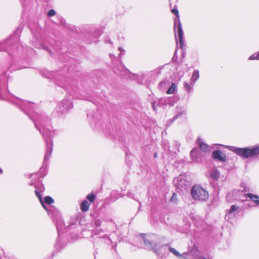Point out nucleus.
Here are the masks:
<instances>
[{"label": "nucleus", "mask_w": 259, "mask_h": 259, "mask_svg": "<svg viewBox=\"0 0 259 259\" xmlns=\"http://www.w3.org/2000/svg\"><path fill=\"white\" fill-rule=\"evenodd\" d=\"M192 198L198 201H204L209 197L208 192L200 186H194L191 190Z\"/></svg>", "instance_id": "nucleus-1"}, {"label": "nucleus", "mask_w": 259, "mask_h": 259, "mask_svg": "<svg viewBox=\"0 0 259 259\" xmlns=\"http://www.w3.org/2000/svg\"><path fill=\"white\" fill-rule=\"evenodd\" d=\"M235 152L242 157H254L259 155V146L251 149L248 148H236L235 149Z\"/></svg>", "instance_id": "nucleus-2"}, {"label": "nucleus", "mask_w": 259, "mask_h": 259, "mask_svg": "<svg viewBox=\"0 0 259 259\" xmlns=\"http://www.w3.org/2000/svg\"><path fill=\"white\" fill-rule=\"evenodd\" d=\"M212 158L214 160H218L222 162L226 160V156L225 154L222 153L220 150H215L212 153Z\"/></svg>", "instance_id": "nucleus-3"}, {"label": "nucleus", "mask_w": 259, "mask_h": 259, "mask_svg": "<svg viewBox=\"0 0 259 259\" xmlns=\"http://www.w3.org/2000/svg\"><path fill=\"white\" fill-rule=\"evenodd\" d=\"M178 36L179 39L180 44L181 46L182 47L184 45L183 41V31L182 30V25L181 22H179L178 24Z\"/></svg>", "instance_id": "nucleus-4"}, {"label": "nucleus", "mask_w": 259, "mask_h": 259, "mask_svg": "<svg viewBox=\"0 0 259 259\" xmlns=\"http://www.w3.org/2000/svg\"><path fill=\"white\" fill-rule=\"evenodd\" d=\"M144 243L146 246L150 247L154 251V252L157 254L159 252V249L157 248V244L152 243L151 241L144 239Z\"/></svg>", "instance_id": "nucleus-5"}, {"label": "nucleus", "mask_w": 259, "mask_h": 259, "mask_svg": "<svg viewBox=\"0 0 259 259\" xmlns=\"http://www.w3.org/2000/svg\"><path fill=\"white\" fill-rule=\"evenodd\" d=\"M90 206V203H89L87 200H84L80 203V209L82 212H86L89 210Z\"/></svg>", "instance_id": "nucleus-6"}, {"label": "nucleus", "mask_w": 259, "mask_h": 259, "mask_svg": "<svg viewBox=\"0 0 259 259\" xmlns=\"http://www.w3.org/2000/svg\"><path fill=\"white\" fill-rule=\"evenodd\" d=\"M199 148L201 151L204 152H208L210 151V147L203 142H200L199 143Z\"/></svg>", "instance_id": "nucleus-7"}, {"label": "nucleus", "mask_w": 259, "mask_h": 259, "mask_svg": "<svg viewBox=\"0 0 259 259\" xmlns=\"http://www.w3.org/2000/svg\"><path fill=\"white\" fill-rule=\"evenodd\" d=\"M246 196L249 198L251 200H252L255 203L259 204V197L256 195H254L252 193H248L246 195Z\"/></svg>", "instance_id": "nucleus-8"}, {"label": "nucleus", "mask_w": 259, "mask_h": 259, "mask_svg": "<svg viewBox=\"0 0 259 259\" xmlns=\"http://www.w3.org/2000/svg\"><path fill=\"white\" fill-rule=\"evenodd\" d=\"M199 77V73L198 70H194L193 72L192 77H191V80L193 82H195L197 81Z\"/></svg>", "instance_id": "nucleus-9"}, {"label": "nucleus", "mask_w": 259, "mask_h": 259, "mask_svg": "<svg viewBox=\"0 0 259 259\" xmlns=\"http://www.w3.org/2000/svg\"><path fill=\"white\" fill-rule=\"evenodd\" d=\"M177 89V85L175 83H172L171 86L169 88V89L166 91V93L167 94H172L174 93L175 91Z\"/></svg>", "instance_id": "nucleus-10"}, {"label": "nucleus", "mask_w": 259, "mask_h": 259, "mask_svg": "<svg viewBox=\"0 0 259 259\" xmlns=\"http://www.w3.org/2000/svg\"><path fill=\"white\" fill-rule=\"evenodd\" d=\"M210 177L213 180H218L220 177V173L217 170H213L210 173Z\"/></svg>", "instance_id": "nucleus-11"}, {"label": "nucleus", "mask_w": 259, "mask_h": 259, "mask_svg": "<svg viewBox=\"0 0 259 259\" xmlns=\"http://www.w3.org/2000/svg\"><path fill=\"white\" fill-rule=\"evenodd\" d=\"M169 251L172 253L174 255L178 257H182L183 256L182 254H180L175 248L172 247H170L169 248Z\"/></svg>", "instance_id": "nucleus-12"}, {"label": "nucleus", "mask_w": 259, "mask_h": 259, "mask_svg": "<svg viewBox=\"0 0 259 259\" xmlns=\"http://www.w3.org/2000/svg\"><path fill=\"white\" fill-rule=\"evenodd\" d=\"M87 198L88 200H89L90 203H92L94 202L96 199V196L94 193H92L87 195Z\"/></svg>", "instance_id": "nucleus-13"}, {"label": "nucleus", "mask_w": 259, "mask_h": 259, "mask_svg": "<svg viewBox=\"0 0 259 259\" xmlns=\"http://www.w3.org/2000/svg\"><path fill=\"white\" fill-rule=\"evenodd\" d=\"M35 195H36V196L38 198L41 205H42V206L46 209H47V208L45 206L44 203V202L42 201V196L40 194V193L37 191V190H35Z\"/></svg>", "instance_id": "nucleus-14"}, {"label": "nucleus", "mask_w": 259, "mask_h": 259, "mask_svg": "<svg viewBox=\"0 0 259 259\" xmlns=\"http://www.w3.org/2000/svg\"><path fill=\"white\" fill-rule=\"evenodd\" d=\"M44 201L46 203L48 204H51L54 202V199L50 196H46L44 198Z\"/></svg>", "instance_id": "nucleus-15"}, {"label": "nucleus", "mask_w": 259, "mask_h": 259, "mask_svg": "<svg viewBox=\"0 0 259 259\" xmlns=\"http://www.w3.org/2000/svg\"><path fill=\"white\" fill-rule=\"evenodd\" d=\"M171 12L176 15L177 18L179 19L180 18V15L178 11V9L176 7H174L173 9H171Z\"/></svg>", "instance_id": "nucleus-16"}, {"label": "nucleus", "mask_w": 259, "mask_h": 259, "mask_svg": "<svg viewBox=\"0 0 259 259\" xmlns=\"http://www.w3.org/2000/svg\"><path fill=\"white\" fill-rule=\"evenodd\" d=\"M238 209V207L236 205H232L231 206L230 210V213H232L236 210H237Z\"/></svg>", "instance_id": "nucleus-17"}, {"label": "nucleus", "mask_w": 259, "mask_h": 259, "mask_svg": "<svg viewBox=\"0 0 259 259\" xmlns=\"http://www.w3.org/2000/svg\"><path fill=\"white\" fill-rule=\"evenodd\" d=\"M184 87L185 89L188 92H190L192 89L191 85L187 82H185Z\"/></svg>", "instance_id": "nucleus-18"}, {"label": "nucleus", "mask_w": 259, "mask_h": 259, "mask_svg": "<svg viewBox=\"0 0 259 259\" xmlns=\"http://www.w3.org/2000/svg\"><path fill=\"white\" fill-rule=\"evenodd\" d=\"M250 60H259V53L253 54L249 57Z\"/></svg>", "instance_id": "nucleus-19"}, {"label": "nucleus", "mask_w": 259, "mask_h": 259, "mask_svg": "<svg viewBox=\"0 0 259 259\" xmlns=\"http://www.w3.org/2000/svg\"><path fill=\"white\" fill-rule=\"evenodd\" d=\"M56 13L55 11L53 9H51L49 10L47 13V15L49 17L53 16L55 15Z\"/></svg>", "instance_id": "nucleus-20"}, {"label": "nucleus", "mask_w": 259, "mask_h": 259, "mask_svg": "<svg viewBox=\"0 0 259 259\" xmlns=\"http://www.w3.org/2000/svg\"><path fill=\"white\" fill-rule=\"evenodd\" d=\"M170 200L171 201H177V195L175 193H173V194L170 198Z\"/></svg>", "instance_id": "nucleus-21"}, {"label": "nucleus", "mask_w": 259, "mask_h": 259, "mask_svg": "<svg viewBox=\"0 0 259 259\" xmlns=\"http://www.w3.org/2000/svg\"><path fill=\"white\" fill-rule=\"evenodd\" d=\"M196 153V150H195L194 149H193V150H192L191 151L190 154L192 157H193L195 155Z\"/></svg>", "instance_id": "nucleus-22"}, {"label": "nucleus", "mask_w": 259, "mask_h": 259, "mask_svg": "<svg viewBox=\"0 0 259 259\" xmlns=\"http://www.w3.org/2000/svg\"><path fill=\"white\" fill-rule=\"evenodd\" d=\"M157 156V153H155L154 154V157L155 158H156Z\"/></svg>", "instance_id": "nucleus-23"}, {"label": "nucleus", "mask_w": 259, "mask_h": 259, "mask_svg": "<svg viewBox=\"0 0 259 259\" xmlns=\"http://www.w3.org/2000/svg\"><path fill=\"white\" fill-rule=\"evenodd\" d=\"M3 173V170L0 168V174Z\"/></svg>", "instance_id": "nucleus-24"}]
</instances>
